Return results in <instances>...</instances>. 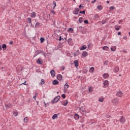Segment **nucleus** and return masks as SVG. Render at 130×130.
Wrapping results in <instances>:
<instances>
[{
  "label": "nucleus",
  "instance_id": "nucleus-1",
  "mask_svg": "<svg viewBox=\"0 0 130 130\" xmlns=\"http://www.w3.org/2000/svg\"><path fill=\"white\" fill-rule=\"evenodd\" d=\"M79 11V8H75V9L73 11V14L74 15H78Z\"/></svg>",
  "mask_w": 130,
  "mask_h": 130
},
{
  "label": "nucleus",
  "instance_id": "nucleus-2",
  "mask_svg": "<svg viewBox=\"0 0 130 130\" xmlns=\"http://www.w3.org/2000/svg\"><path fill=\"white\" fill-rule=\"evenodd\" d=\"M60 96H57L56 98H55L53 99V101H52L51 102L53 104L54 103H57V102H58V101L60 100Z\"/></svg>",
  "mask_w": 130,
  "mask_h": 130
},
{
  "label": "nucleus",
  "instance_id": "nucleus-3",
  "mask_svg": "<svg viewBox=\"0 0 130 130\" xmlns=\"http://www.w3.org/2000/svg\"><path fill=\"white\" fill-rule=\"evenodd\" d=\"M119 121L121 122V123L124 124L125 122V119L124 117L122 116L119 118Z\"/></svg>",
  "mask_w": 130,
  "mask_h": 130
},
{
  "label": "nucleus",
  "instance_id": "nucleus-4",
  "mask_svg": "<svg viewBox=\"0 0 130 130\" xmlns=\"http://www.w3.org/2000/svg\"><path fill=\"white\" fill-rule=\"evenodd\" d=\"M116 95L117 97L121 98L123 96V93L121 91H118L116 93Z\"/></svg>",
  "mask_w": 130,
  "mask_h": 130
},
{
  "label": "nucleus",
  "instance_id": "nucleus-5",
  "mask_svg": "<svg viewBox=\"0 0 130 130\" xmlns=\"http://www.w3.org/2000/svg\"><path fill=\"white\" fill-rule=\"evenodd\" d=\"M109 81L107 80H106L104 82V87L106 88L109 86Z\"/></svg>",
  "mask_w": 130,
  "mask_h": 130
},
{
  "label": "nucleus",
  "instance_id": "nucleus-6",
  "mask_svg": "<svg viewBox=\"0 0 130 130\" xmlns=\"http://www.w3.org/2000/svg\"><path fill=\"white\" fill-rule=\"evenodd\" d=\"M50 74H51L52 77L54 78L55 77V72L54 70L51 71L50 72Z\"/></svg>",
  "mask_w": 130,
  "mask_h": 130
},
{
  "label": "nucleus",
  "instance_id": "nucleus-7",
  "mask_svg": "<svg viewBox=\"0 0 130 130\" xmlns=\"http://www.w3.org/2000/svg\"><path fill=\"white\" fill-rule=\"evenodd\" d=\"M112 102L115 104V105H117L119 104V101L117 99H114L112 100Z\"/></svg>",
  "mask_w": 130,
  "mask_h": 130
},
{
  "label": "nucleus",
  "instance_id": "nucleus-8",
  "mask_svg": "<svg viewBox=\"0 0 130 130\" xmlns=\"http://www.w3.org/2000/svg\"><path fill=\"white\" fill-rule=\"evenodd\" d=\"M56 78L59 81H61L62 80V76L61 74H58L56 76Z\"/></svg>",
  "mask_w": 130,
  "mask_h": 130
},
{
  "label": "nucleus",
  "instance_id": "nucleus-9",
  "mask_svg": "<svg viewBox=\"0 0 130 130\" xmlns=\"http://www.w3.org/2000/svg\"><path fill=\"white\" fill-rule=\"evenodd\" d=\"M88 54L87 52L84 51L82 53V57H87L88 56Z\"/></svg>",
  "mask_w": 130,
  "mask_h": 130
},
{
  "label": "nucleus",
  "instance_id": "nucleus-10",
  "mask_svg": "<svg viewBox=\"0 0 130 130\" xmlns=\"http://www.w3.org/2000/svg\"><path fill=\"white\" fill-rule=\"evenodd\" d=\"M68 104V100H66V101H63L61 102V104L64 106H67Z\"/></svg>",
  "mask_w": 130,
  "mask_h": 130
},
{
  "label": "nucleus",
  "instance_id": "nucleus-11",
  "mask_svg": "<svg viewBox=\"0 0 130 130\" xmlns=\"http://www.w3.org/2000/svg\"><path fill=\"white\" fill-rule=\"evenodd\" d=\"M36 16H37V14L36 12H31V13H30V17L32 18H36Z\"/></svg>",
  "mask_w": 130,
  "mask_h": 130
},
{
  "label": "nucleus",
  "instance_id": "nucleus-12",
  "mask_svg": "<svg viewBox=\"0 0 130 130\" xmlns=\"http://www.w3.org/2000/svg\"><path fill=\"white\" fill-rule=\"evenodd\" d=\"M87 49V46L85 45H84L83 46H81V48H80V51H82L84 50H85Z\"/></svg>",
  "mask_w": 130,
  "mask_h": 130
},
{
  "label": "nucleus",
  "instance_id": "nucleus-13",
  "mask_svg": "<svg viewBox=\"0 0 130 130\" xmlns=\"http://www.w3.org/2000/svg\"><path fill=\"white\" fill-rule=\"evenodd\" d=\"M103 77L104 79H107L109 77V75L108 73H105L103 75Z\"/></svg>",
  "mask_w": 130,
  "mask_h": 130
},
{
  "label": "nucleus",
  "instance_id": "nucleus-14",
  "mask_svg": "<svg viewBox=\"0 0 130 130\" xmlns=\"http://www.w3.org/2000/svg\"><path fill=\"white\" fill-rule=\"evenodd\" d=\"M36 62L39 64H43V61H41V58H39Z\"/></svg>",
  "mask_w": 130,
  "mask_h": 130
},
{
  "label": "nucleus",
  "instance_id": "nucleus-15",
  "mask_svg": "<svg viewBox=\"0 0 130 130\" xmlns=\"http://www.w3.org/2000/svg\"><path fill=\"white\" fill-rule=\"evenodd\" d=\"M119 68L118 67H115L113 70L114 72L115 73H117L119 72Z\"/></svg>",
  "mask_w": 130,
  "mask_h": 130
},
{
  "label": "nucleus",
  "instance_id": "nucleus-16",
  "mask_svg": "<svg viewBox=\"0 0 130 130\" xmlns=\"http://www.w3.org/2000/svg\"><path fill=\"white\" fill-rule=\"evenodd\" d=\"M5 107L6 109L11 108L12 107V105L11 104H9L8 105H5Z\"/></svg>",
  "mask_w": 130,
  "mask_h": 130
},
{
  "label": "nucleus",
  "instance_id": "nucleus-17",
  "mask_svg": "<svg viewBox=\"0 0 130 130\" xmlns=\"http://www.w3.org/2000/svg\"><path fill=\"white\" fill-rule=\"evenodd\" d=\"M74 63L75 64V66L77 68L79 66V61L78 60H75L74 61Z\"/></svg>",
  "mask_w": 130,
  "mask_h": 130
},
{
  "label": "nucleus",
  "instance_id": "nucleus-18",
  "mask_svg": "<svg viewBox=\"0 0 130 130\" xmlns=\"http://www.w3.org/2000/svg\"><path fill=\"white\" fill-rule=\"evenodd\" d=\"M59 84V82L57 80H54L52 81V84L54 85H56Z\"/></svg>",
  "mask_w": 130,
  "mask_h": 130
},
{
  "label": "nucleus",
  "instance_id": "nucleus-19",
  "mask_svg": "<svg viewBox=\"0 0 130 130\" xmlns=\"http://www.w3.org/2000/svg\"><path fill=\"white\" fill-rule=\"evenodd\" d=\"M97 9L98 10L101 11L103 9V7L102 5H98V6H97Z\"/></svg>",
  "mask_w": 130,
  "mask_h": 130
},
{
  "label": "nucleus",
  "instance_id": "nucleus-20",
  "mask_svg": "<svg viewBox=\"0 0 130 130\" xmlns=\"http://www.w3.org/2000/svg\"><path fill=\"white\" fill-rule=\"evenodd\" d=\"M117 47L116 46H113L111 48V50L113 52L115 51Z\"/></svg>",
  "mask_w": 130,
  "mask_h": 130
},
{
  "label": "nucleus",
  "instance_id": "nucleus-21",
  "mask_svg": "<svg viewBox=\"0 0 130 130\" xmlns=\"http://www.w3.org/2000/svg\"><path fill=\"white\" fill-rule=\"evenodd\" d=\"M104 98L103 96H101V97H100V98L99 99V101L100 102L102 103V102H104Z\"/></svg>",
  "mask_w": 130,
  "mask_h": 130
},
{
  "label": "nucleus",
  "instance_id": "nucleus-22",
  "mask_svg": "<svg viewBox=\"0 0 130 130\" xmlns=\"http://www.w3.org/2000/svg\"><path fill=\"white\" fill-rule=\"evenodd\" d=\"M94 71V67H91L89 69V72L93 73Z\"/></svg>",
  "mask_w": 130,
  "mask_h": 130
},
{
  "label": "nucleus",
  "instance_id": "nucleus-23",
  "mask_svg": "<svg viewBox=\"0 0 130 130\" xmlns=\"http://www.w3.org/2000/svg\"><path fill=\"white\" fill-rule=\"evenodd\" d=\"M103 50L105 51H108L109 49V48L108 46H104L102 48Z\"/></svg>",
  "mask_w": 130,
  "mask_h": 130
},
{
  "label": "nucleus",
  "instance_id": "nucleus-24",
  "mask_svg": "<svg viewBox=\"0 0 130 130\" xmlns=\"http://www.w3.org/2000/svg\"><path fill=\"white\" fill-rule=\"evenodd\" d=\"M58 114H54V115L52 116V119L53 120H54V119L57 118V116H58Z\"/></svg>",
  "mask_w": 130,
  "mask_h": 130
},
{
  "label": "nucleus",
  "instance_id": "nucleus-25",
  "mask_svg": "<svg viewBox=\"0 0 130 130\" xmlns=\"http://www.w3.org/2000/svg\"><path fill=\"white\" fill-rule=\"evenodd\" d=\"M73 40L72 39H69L68 40V43L69 45H71Z\"/></svg>",
  "mask_w": 130,
  "mask_h": 130
},
{
  "label": "nucleus",
  "instance_id": "nucleus-26",
  "mask_svg": "<svg viewBox=\"0 0 130 130\" xmlns=\"http://www.w3.org/2000/svg\"><path fill=\"white\" fill-rule=\"evenodd\" d=\"M78 21H79V23H82V22L83 21V18H82V17L79 18V20H78Z\"/></svg>",
  "mask_w": 130,
  "mask_h": 130
},
{
  "label": "nucleus",
  "instance_id": "nucleus-27",
  "mask_svg": "<svg viewBox=\"0 0 130 130\" xmlns=\"http://www.w3.org/2000/svg\"><path fill=\"white\" fill-rule=\"evenodd\" d=\"M18 112L17 111H13V115L14 117H16L18 115Z\"/></svg>",
  "mask_w": 130,
  "mask_h": 130
},
{
  "label": "nucleus",
  "instance_id": "nucleus-28",
  "mask_svg": "<svg viewBox=\"0 0 130 130\" xmlns=\"http://www.w3.org/2000/svg\"><path fill=\"white\" fill-rule=\"evenodd\" d=\"M69 87H70V86H69V84H68V82H67V83L64 84V88H69Z\"/></svg>",
  "mask_w": 130,
  "mask_h": 130
},
{
  "label": "nucleus",
  "instance_id": "nucleus-29",
  "mask_svg": "<svg viewBox=\"0 0 130 130\" xmlns=\"http://www.w3.org/2000/svg\"><path fill=\"white\" fill-rule=\"evenodd\" d=\"M99 14H94V16H93V18L94 19H98V18H99Z\"/></svg>",
  "mask_w": 130,
  "mask_h": 130
},
{
  "label": "nucleus",
  "instance_id": "nucleus-30",
  "mask_svg": "<svg viewBox=\"0 0 130 130\" xmlns=\"http://www.w3.org/2000/svg\"><path fill=\"white\" fill-rule=\"evenodd\" d=\"M2 48H3V50H6L7 49V45L3 44V45H2Z\"/></svg>",
  "mask_w": 130,
  "mask_h": 130
},
{
  "label": "nucleus",
  "instance_id": "nucleus-31",
  "mask_svg": "<svg viewBox=\"0 0 130 130\" xmlns=\"http://www.w3.org/2000/svg\"><path fill=\"white\" fill-rule=\"evenodd\" d=\"M45 39L44 38H40V43H42L45 42Z\"/></svg>",
  "mask_w": 130,
  "mask_h": 130
},
{
  "label": "nucleus",
  "instance_id": "nucleus-32",
  "mask_svg": "<svg viewBox=\"0 0 130 130\" xmlns=\"http://www.w3.org/2000/svg\"><path fill=\"white\" fill-rule=\"evenodd\" d=\"M74 118L78 120L79 118V116L77 114H75L74 116Z\"/></svg>",
  "mask_w": 130,
  "mask_h": 130
},
{
  "label": "nucleus",
  "instance_id": "nucleus-33",
  "mask_svg": "<svg viewBox=\"0 0 130 130\" xmlns=\"http://www.w3.org/2000/svg\"><path fill=\"white\" fill-rule=\"evenodd\" d=\"M45 84V81H44V79H41V82H40V84L43 85V84Z\"/></svg>",
  "mask_w": 130,
  "mask_h": 130
},
{
  "label": "nucleus",
  "instance_id": "nucleus-34",
  "mask_svg": "<svg viewBox=\"0 0 130 130\" xmlns=\"http://www.w3.org/2000/svg\"><path fill=\"white\" fill-rule=\"evenodd\" d=\"M28 118L25 117L24 118L23 121L25 123H27L28 122Z\"/></svg>",
  "mask_w": 130,
  "mask_h": 130
},
{
  "label": "nucleus",
  "instance_id": "nucleus-35",
  "mask_svg": "<svg viewBox=\"0 0 130 130\" xmlns=\"http://www.w3.org/2000/svg\"><path fill=\"white\" fill-rule=\"evenodd\" d=\"M53 5H54V6H53V9H55V8L56 7V3L55 2V1H53Z\"/></svg>",
  "mask_w": 130,
  "mask_h": 130
},
{
  "label": "nucleus",
  "instance_id": "nucleus-36",
  "mask_svg": "<svg viewBox=\"0 0 130 130\" xmlns=\"http://www.w3.org/2000/svg\"><path fill=\"white\" fill-rule=\"evenodd\" d=\"M73 31H74V29L72 28H70L68 30V31H70L71 32H72Z\"/></svg>",
  "mask_w": 130,
  "mask_h": 130
},
{
  "label": "nucleus",
  "instance_id": "nucleus-37",
  "mask_svg": "<svg viewBox=\"0 0 130 130\" xmlns=\"http://www.w3.org/2000/svg\"><path fill=\"white\" fill-rule=\"evenodd\" d=\"M27 20L28 21V23L31 24V19L30 18H28Z\"/></svg>",
  "mask_w": 130,
  "mask_h": 130
},
{
  "label": "nucleus",
  "instance_id": "nucleus-38",
  "mask_svg": "<svg viewBox=\"0 0 130 130\" xmlns=\"http://www.w3.org/2000/svg\"><path fill=\"white\" fill-rule=\"evenodd\" d=\"M40 25V23L39 22H37L35 25V26L36 27H37V26H39Z\"/></svg>",
  "mask_w": 130,
  "mask_h": 130
},
{
  "label": "nucleus",
  "instance_id": "nucleus-39",
  "mask_svg": "<svg viewBox=\"0 0 130 130\" xmlns=\"http://www.w3.org/2000/svg\"><path fill=\"white\" fill-rule=\"evenodd\" d=\"M80 14H82L85 15V10H83V11H80Z\"/></svg>",
  "mask_w": 130,
  "mask_h": 130
},
{
  "label": "nucleus",
  "instance_id": "nucleus-40",
  "mask_svg": "<svg viewBox=\"0 0 130 130\" xmlns=\"http://www.w3.org/2000/svg\"><path fill=\"white\" fill-rule=\"evenodd\" d=\"M114 9H115L114 6H111V7L109 8V9H110V10H114Z\"/></svg>",
  "mask_w": 130,
  "mask_h": 130
},
{
  "label": "nucleus",
  "instance_id": "nucleus-41",
  "mask_svg": "<svg viewBox=\"0 0 130 130\" xmlns=\"http://www.w3.org/2000/svg\"><path fill=\"white\" fill-rule=\"evenodd\" d=\"M79 55V54L77 53H73V56L74 57H76L77 56H78Z\"/></svg>",
  "mask_w": 130,
  "mask_h": 130
},
{
  "label": "nucleus",
  "instance_id": "nucleus-42",
  "mask_svg": "<svg viewBox=\"0 0 130 130\" xmlns=\"http://www.w3.org/2000/svg\"><path fill=\"white\" fill-rule=\"evenodd\" d=\"M88 91H89V92H92V87H89V88H88Z\"/></svg>",
  "mask_w": 130,
  "mask_h": 130
},
{
  "label": "nucleus",
  "instance_id": "nucleus-43",
  "mask_svg": "<svg viewBox=\"0 0 130 130\" xmlns=\"http://www.w3.org/2000/svg\"><path fill=\"white\" fill-rule=\"evenodd\" d=\"M84 23L85 24H88L89 23V22L88 20H85L83 21Z\"/></svg>",
  "mask_w": 130,
  "mask_h": 130
},
{
  "label": "nucleus",
  "instance_id": "nucleus-44",
  "mask_svg": "<svg viewBox=\"0 0 130 130\" xmlns=\"http://www.w3.org/2000/svg\"><path fill=\"white\" fill-rule=\"evenodd\" d=\"M61 97L63 98V99H65L66 98V94H63L61 95Z\"/></svg>",
  "mask_w": 130,
  "mask_h": 130
},
{
  "label": "nucleus",
  "instance_id": "nucleus-45",
  "mask_svg": "<svg viewBox=\"0 0 130 130\" xmlns=\"http://www.w3.org/2000/svg\"><path fill=\"white\" fill-rule=\"evenodd\" d=\"M106 22H106V21H102V24H105V23H106Z\"/></svg>",
  "mask_w": 130,
  "mask_h": 130
},
{
  "label": "nucleus",
  "instance_id": "nucleus-46",
  "mask_svg": "<svg viewBox=\"0 0 130 130\" xmlns=\"http://www.w3.org/2000/svg\"><path fill=\"white\" fill-rule=\"evenodd\" d=\"M123 22V20H120L119 21L118 23H119V24H120L121 23H122V22Z\"/></svg>",
  "mask_w": 130,
  "mask_h": 130
},
{
  "label": "nucleus",
  "instance_id": "nucleus-47",
  "mask_svg": "<svg viewBox=\"0 0 130 130\" xmlns=\"http://www.w3.org/2000/svg\"><path fill=\"white\" fill-rule=\"evenodd\" d=\"M108 61H105V62H104V64H106V65H108Z\"/></svg>",
  "mask_w": 130,
  "mask_h": 130
},
{
  "label": "nucleus",
  "instance_id": "nucleus-48",
  "mask_svg": "<svg viewBox=\"0 0 130 130\" xmlns=\"http://www.w3.org/2000/svg\"><path fill=\"white\" fill-rule=\"evenodd\" d=\"M115 30H117V31H119L120 30V28L116 27V28H115Z\"/></svg>",
  "mask_w": 130,
  "mask_h": 130
},
{
  "label": "nucleus",
  "instance_id": "nucleus-49",
  "mask_svg": "<svg viewBox=\"0 0 130 130\" xmlns=\"http://www.w3.org/2000/svg\"><path fill=\"white\" fill-rule=\"evenodd\" d=\"M62 40H63V39H62V37L61 36L59 37V41H61Z\"/></svg>",
  "mask_w": 130,
  "mask_h": 130
},
{
  "label": "nucleus",
  "instance_id": "nucleus-50",
  "mask_svg": "<svg viewBox=\"0 0 130 130\" xmlns=\"http://www.w3.org/2000/svg\"><path fill=\"white\" fill-rule=\"evenodd\" d=\"M96 2V0H93V1H92L91 3L94 4Z\"/></svg>",
  "mask_w": 130,
  "mask_h": 130
},
{
  "label": "nucleus",
  "instance_id": "nucleus-51",
  "mask_svg": "<svg viewBox=\"0 0 130 130\" xmlns=\"http://www.w3.org/2000/svg\"><path fill=\"white\" fill-rule=\"evenodd\" d=\"M79 8H84V6H82V5L81 4H80V5H79Z\"/></svg>",
  "mask_w": 130,
  "mask_h": 130
},
{
  "label": "nucleus",
  "instance_id": "nucleus-52",
  "mask_svg": "<svg viewBox=\"0 0 130 130\" xmlns=\"http://www.w3.org/2000/svg\"><path fill=\"white\" fill-rule=\"evenodd\" d=\"M51 12L52 14H55V11H54L53 10H52V11H51Z\"/></svg>",
  "mask_w": 130,
  "mask_h": 130
},
{
  "label": "nucleus",
  "instance_id": "nucleus-53",
  "mask_svg": "<svg viewBox=\"0 0 130 130\" xmlns=\"http://www.w3.org/2000/svg\"><path fill=\"white\" fill-rule=\"evenodd\" d=\"M123 39L126 40L127 39V37H123Z\"/></svg>",
  "mask_w": 130,
  "mask_h": 130
},
{
  "label": "nucleus",
  "instance_id": "nucleus-54",
  "mask_svg": "<svg viewBox=\"0 0 130 130\" xmlns=\"http://www.w3.org/2000/svg\"><path fill=\"white\" fill-rule=\"evenodd\" d=\"M121 32H118L117 34V35L119 36V35H121Z\"/></svg>",
  "mask_w": 130,
  "mask_h": 130
},
{
  "label": "nucleus",
  "instance_id": "nucleus-55",
  "mask_svg": "<svg viewBox=\"0 0 130 130\" xmlns=\"http://www.w3.org/2000/svg\"><path fill=\"white\" fill-rule=\"evenodd\" d=\"M26 81H25L23 83H22L21 84H23V85H26Z\"/></svg>",
  "mask_w": 130,
  "mask_h": 130
},
{
  "label": "nucleus",
  "instance_id": "nucleus-56",
  "mask_svg": "<svg viewBox=\"0 0 130 130\" xmlns=\"http://www.w3.org/2000/svg\"><path fill=\"white\" fill-rule=\"evenodd\" d=\"M36 95H35L34 97H33V99H35V100H36Z\"/></svg>",
  "mask_w": 130,
  "mask_h": 130
},
{
  "label": "nucleus",
  "instance_id": "nucleus-57",
  "mask_svg": "<svg viewBox=\"0 0 130 130\" xmlns=\"http://www.w3.org/2000/svg\"><path fill=\"white\" fill-rule=\"evenodd\" d=\"M13 44V42H10V43H9V44L10 45H12V44Z\"/></svg>",
  "mask_w": 130,
  "mask_h": 130
},
{
  "label": "nucleus",
  "instance_id": "nucleus-58",
  "mask_svg": "<svg viewBox=\"0 0 130 130\" xmlns=\"http://www.w3.org/2000/svg\"><path fill=\"white\" fill-rule=\"evenodd\" d=\"M44 105H45V107H47V105L46 104H45V102H44Z\"/></svg>",
  "mask_w": 130,
  "mask_h": 130
},
{
  "label": "nucleus",
  "instance_id": "nucleus-59",
  "mask_svg": "<svg viewBox=\"0 0 130 130\" xmlns=\"http://www.w3.org/2000/svg\"><path fill=\"white\" fill-rule=\"evenodd\" d=\"M65 70V67H62V71H64Z\"/></svg>",
  "mask_w": 130,
  "mask_h": 130
},
{
  "label": "nucleus",
  "instance_id": "nucleus-60",
  "mask_svg": "<svg viewBox=\"0 0 130 130\" xmlns=\"http://www.w3.org/2000/svg\"><path fill=\"white\" fill-rule=\"evenodd\" d=\"M91 44H89V45H88V47H90V46H91Z\"/></svg>",
  "mask_w": 130,
  "mask_h": 130
},
{
  "label": "nucleus",
  "instance_id": "nucleus-61",
  "mask_svg": "<svg viewBox=\"0 0 130 130\" xmlns=\"http://www.w3.org/2000/svg\"><path fill=\"white\" fill-rule=\"evenodd\" d=\"M2 50V46L0 45V50Z\"/></svg>",
  "mask_w": 130,
  "mask_h": 130
},
{
  "label": "nucleus",
  "instance_id": "nucleus-62",
  "mask_svg": "<svg viewBox=\"0 0 130 130\" xmlns=\"http://www.w3.org/2000/svg\"><path fill=\"white\" fill-rule=\"evenodd\" d=\"M38 93H36L35 94V95H36V96H38Z\"/></svg>",
  "mask_w": 130,
  "mask_h": 130
},
{
  "label": "nucleus",
  "instance_id": "nucleus-63",
  "mask_svg": "<svg viewBox=\"0 0 130 130\" xmlns=\"http://www.w3.org/2000/svg\"><path fill=\"white\" fill-rule=\"evenodd\" d=\"M106 3H107V4H109L110 2H109V1H107Z\"/></svg>",
  "mask_w": 130,
  "mask_h": 130
},
{
  "label": "nucleus",
  "instance_id": "nucleus-64",
  "mask_svg": "<svg viewBox=\"0 0 130 130\" xmlns=\"http://www.w3.org/2000/svg\"><path fill=\"white\" fill-rule=\"evenodd\" d=\"M128 35L130 36V32H128Z\"/></svg>",
  "mask_w": 130,
  "mask_h": 130
}]
</instances>
